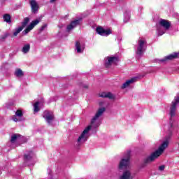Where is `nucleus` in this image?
<instances>
[{"mask_svg": "<svg viewBox=\"0 0 179 179\" xmlns=\"http://www.w3.org/2000/svg\"><path fill=\"white\" fill-rule=\"evenodd\" d=\"M23 117V112L20 110H17L15 112V115L13 116V121L15 122H19L20 121H23V119L22 118Z\"/></svg>", "mask_w": 179, "mask_h": 179, "instance_id": "14", "label": "nucleus"}, {"mask_svg": "<svg viewBox=\"0 0 179 179\" xmlns=\"http://www.w3.org/2000/svg\"><path fill=\"white\" fill-rule=\"evenodd\" d=\"M159 24L162 27H164V30H169L170 26H171V23L169 20L164 19H160L159 20Z\"/></svg>", "mask_w": 179, "mask_h": 179, "instance_id": "13", "label": "nucleus"}, {"mask_svg": "<svg viewBox=\"0 0 179 179\" xmlns=\"http://www.w3.org/2000/svg\"><path fill=\"white\" fill-rule=\"evenodd\" d=\"M164 169H166V166H164V165H162V166H160L159 167V171H164Z\"/></svg>", "mask_w": 179, "mask_h": 179, "instance_id": "32", "label": "nucleus"}, {"mask_svg": "<svg viewBox=\"0 0 179 179\" xmlns=\"http://www.w3.org/2000/svg\"><path fill=\"white\" fill-rule=\"evenodd\" d=\"M45 29H47V24H43V25L41 27V31H43V30H45Z\"/></svg>", "mask_w": 179, "mask_h": 179, "instance_id": "33", "label": "nucleus"}, {"mask_svg": "<svg viewBox=\"0 0 179 179\" xmlns=\"http://www.w3.org/2000/svg\"><path fill=\"white\" fill-rule=\"evenodd\" d=\"M129 159H131V150H127L124 157L120 160L118 164V170H124L129 166Z\"/></svg>", "mask_w": 179, "mask_h": 179, "instance_id": "5", "label": "nucleus"}, {"mask_svg": "<svg viewBox=\"0 0 179 179\" xmlns=\"http://www.w3.org/2000/svg\"><path fill=\"white\" fill-rule=\"evenodd\" d=\"M75 51L77 54H83V51H85V44L80 41H76L75 45Z\"/></svg>", "mask_w": 179, "mask_h": 179, "instance_id": "12", "label": "nucleus"}, {"mask_svg": "<svg viewBox=\"0 0 179 179\" xmlns=\"http://www.w3.org/2000/svg\"><path fill=\"white\" fill-rule=\"evenodd\" d=\"M9 35L8 34H6L5 35L0 37L1 41H5V39Z\"/></svg>", "mask_w": 179, "mask_h": 179, "instance_id": "31", "label": "nucleus"}, {"mask_svg": "<svg viewBox=\"0 0 179 179\" xmlns=\"http://www.w3.org/2000/svg\"><path fill=\"white\" fill-rule=\"evenodd\" d=\"M20 138V136L19 134H13L11 136V142L13 143L14 142H16V141H19Z\"/></svg>", "mask_w": 179, "mask_h": 179, "instance_id": "26", "label": "nucleus"}, {"mask_svg": "<svg viewBox=\"0 0 179 179\" xmlns=\"http://www.w3.org/2000/svg\"><path fill=\"white\" fill-rule=\"evenodd\" d=\"M171 127H173V124H171Z\"/></svg>", "mask_w": 179, "mask_h": 179, "instance_id": "35", "label": "nucleus"}, {"mask_svg": "<svg viewBox=\"0 0 179 179\" xmlns=\"http://www.w3.org/2000/svg\"><path fill=\"white\" fill-rule=\"evenodd\" d=\"M22 30H23V27H18L17 28H15L13 31V36L16 37V36H17V34H19V33H20V31H22Z\"/></svg>", "mask_w": 179, "mask_h": 179, "instance_id": "23", "label": "nucleus"}, {"mask_svg": "<svg viewBox=\"0 0 179 179\" xmlns=\"http://www.w3.org/2000/svg\"><path fill=\"white\" fill-rule=\"evenodd\" d=\"M146 39L145 38H139L137 41V44L135 45L136 55L141 56L146 51L147 45Z\"/></svg>", "mask_w": 179, "mask_h": 179, "instance_id": "3", "label": "nucleus"}, {"mask_svg": "<svg viewBox=\"0 0 179 179\" xmlns=\"http://www.w3.org/2000/svg\"><path fill=\"white\" fill-rule=\"evenodd\" d=\"M30 5L31 8V12L33 13H36V12L38 10V4H37V2H36V1L32 0L30 1Z\"/></svg>", "mask_w": 179, "mask_h": 179, "instance_id": "19", "label": "nucleus"}, {"mask_svg": "<svg viewBox=\"0 0 179 179\" xmlns=\"http://www.w3.org/2000/svg\"><path fill=\"white\" fill-rule=\"evenodd\" d=\"M55 1H57V0H50V3H53V2H55Z\"/></svg>", "mask_w": 179, "mask_h": 179, "instance_id": "34", "label": "nucleus"}, {"mask_svg": "<svg viewBox=\"0 0 179 179\" xmlns=\"http://www.w3.org/2000/svg\"><path fill=\"white\" fill-rule=\"evenodd\" d=\"M29 22H30V19L29 17H25L24 19V21L22 22V24L21 27H22V29H24V27L27 26V23H29Z\"/></svg>", "mask_w": 179, "mask_h": 179, "instance_id": "28", "label": "nucleus"}, {"mask_svg": "<svg viewBox=\"0 0 179 179\" xmlns=\"http://www.w3.org/2000/svg\"><path fill=\"white\" fill-rule=\"evenodd\" d=\"M104 113H106V108H99L96 110L94 116L91 120L90 125H88V127H90V130L100 127V124H101V117H103Z\"/></svg>", "mask_w": 179, "mask_h": 179, "instance_id": "2", "label": "nucleus"}, {"mask_svg": "<svg viewBox=\"0 0 179 179\" xmlns=\"http://www.w3.org/2000/svg\"><path fill=\"white\" fill-rule=\"evenodd\" d=\"M96 33H98V34H99L100 36H110L111 30H105L104 29H103V27H96Z\"/></svg>", "mask_w": 179, "mask_h": 179, "instance_id": "17", "label": "nucleus"}, {"mask_svg": "<svg viewBox=\"0 0 179 179\" xmlns=\"http://www.w3.org/2000/svg\"><path fill=\"white\" fill-rule=\"evenodd\" d=\"M169 143H170V138L165 139L156 151L152 152L150 155L144 159V164L153 163L156 159L160 157V156L163 155L164 150H166L167 146H169Z\"/></svg>", "mask_w": 179, "mask_h": 179, "instance_id": "1", "label": "nucleus"}, {"mask_svg": "<svg viewBox=\"0 0 179 179\" xmlns=\"http://www.w3.org/2000/svg\"><path fill=\"white\" fill-rule=\"evenodd\" d=\"M85 87H87V86H85Z\"/></svg>", "mask_w": 179, "mask_h": 179, "instance_id": "36", "label": "nucleus"}, {"mask_svg": "<svg viewBox=\"0 0 179 179\" xmlns=\"http://www.w3.org/2000/svg\"><path fill=\"white\" fill-rule=\"evenodd\" d=\"M99 104L101 108H103L106 106V101H99Z\"/></svg>", "mask_w": 179, "mask_h": 179, "instance_id": "30", "label": "nucleus"}, {"mask_svg": "<svg viewBox=\"0 0 179 179\" xmlns=\"http://www.w3.org/2000/svg\"><path fill=\"white\" fill-rule=\"evenodd\" d=\"M90 126H87V127H85L77 138L76 142L78 146L85 143V142H86L87 139H89V137L90 136Z\"/></svg>", "mask_w": 179, "mask_h": 179, "instance_id": "4", "label": "nucleus"}, {"mask_svg": "<svg viewBox=\"0 0 179 179\" xmlns=\"http://www.w3.org/2000/svg\"><path fill=\"white\" fill-rule=\"evenodd\" d=\"M136 82V78H133L129 80H127L125 83H124L121 87L122 89H127V87H129L130 85H132V83Z\"/></svg>", "mask_w": 179, "mask_h": 179, "instance_id": "18", "label": "nucleus"}, {"mask_svg": "<svg viewBox=\"0 0 179 179\" xmlns=\"http://www.w3.org/2000/svg\"><path fill=\"white\" fill-rule=\"evenodd\" d=\"M43 117L48 124H51L54 121V113L52 112L45 110L43 114Z\"/></svg>", "mask_w": 179, "mask_h": 179, "instance_id": "10", "label": "nucleus"}, {"mask_svg": "<svg viewBox=\"0 0 179 179\" xmlns=\"http://www.w3.org/2000/svg\"><path fill=\"white\" fill-rule=\"evenodd\" d=\"M157 33L158 36H163L166 33L164 29H162L160 27H157Z\"/></svg>", "mask_w": 179, "mask_h": 179, "instance_id": "27", "label": "nucleus"}, {"mask_svg": "<svg viewBox=\"0 0 179 179\" xmlns=\"http://www.w3.org/2000/svg\"><path fill=\"white\" fill-rule=\"evenodd\" d=\"M43 103L40 101H37L35 103H34V113H38V111H40V110L41 109V105Z\"/></svg>", "mask_w": 179, "mask_h": 179, "instance_id": "21", "label": "nucleus"}, {"mask_svg": "<svg viewBox=\"0 0 179 179\" xmlns=\"http://www.w3.org/2000/svg\"><path fill=\"white\" fill-rule=\"evenodd\" d=\"M118 57L115 56H108L105 58V66L110 68L111 65H117L118 64Z\"/></svg>", "mask_w": 179, "mask_h": 179, "instance_id": "6", "label": "nucleus"}, {"mask_svg": "<svg viewBox=\"0 0 179 179\" xmlns=\"http://www.w3.org/2000/svg\"><path fill=\"white\" fill-rule=\"evenodd\" d=\"M15 75L17 78H22V76H23V71L20 69H17L15 70Z\"/></svg>", "mask_w": 179, "mask_h": 179, "instance_id": "25", "label": "nucleus"}, {"mask_svg": "<svg viewBox=\"0 0 179 179\" xmlns=\"http://www.w3.org/2000/svg\"><path fill=\"white\" fill-rule=\"evenodd\" d=\"M3 20L6 22V23H10V15L8 14H6L3 15Z\"/></svg>", "mask_w": 179, "mask_h": 179, "instance_id": "29", "label": "nucleus"}, {"mask_svg": "<svg viewBox=\"0 0 179 179\" xmlns=\"http://www.w3.org/2000/svg\"><path fill=\"white\" fill-rule=\"evenodd\" d=\"M99 97H103L106 99H114V95L111 94L110 92H102L99 94Z\"/></svg>", "mask_w": 179, "mask_h": 179, "instance_id": "20", "label": "nucleus"}, {"mask_svg": "<svg viewBox=\"0 0 179 179\" xmlns=\"http://www.w3.org/2000/svg\"><path fill=\"white\" fill-rule=\"evenodd\" d=\"M129 19H131V15L129 14V13L126 12L124 14V23H128V22H129Z\"/></svg>", "mask_w": 179, "mask_h": 179, "instance_id": "24", "label": "nucleus"}, {"mask_svg": "<svg viewBox=\"0 0 179 179\" xmlns=\"http://www.w3.org/2000/svg\"><path fill=\"white\" fill-rule=\"evenodd\" d=\"M39 22H41L40 19L32 21L31 24L27 27V29L22 31V34H24V36H26V34L30 33V31L33 30V29H34V27L38 24Z\"/></svg>", "mask_w": 179, "mask_h": 179, "instance_id": "9", "label": "nucleus"}, {"mask_svg": "<svg viewBox=\"0 0 179 179\" xmlns=\"http://www.w3.org/2000/svg\"><path fill=\"white\" fill-rule=\"evenodd\" d=\"M178 57V53H172L168 56H166L165 57L159 59V62H166L167 61H171L172 59H176Z\"/></svg>", "mask_w": 179, "mask_h": 179, "instance_id": "16", "label": "nucleus"}, {"mask_svg": "<svg viewBox=\"0 0 179 179\" xmlns=\"http://www.w3.org/2000/svg\"><path fill=\"white\" fill-rule=\"evenodd\" d=\"M80 22H82V19L79 18L78 20L72 21L68 26H67V31H71L73 29H75L77 26L80 24Z\"/></svg>", "mask_w": 179, "mask_h": 179, "instance_id": "11", "label": "nucleus"}, {"mask_svg": "<svg viewBox=\"0 0 179 179\" xmlns=\"http://www.w3.org/2000/svg\"><path fill=\"white\" fill-rule=\"evenodd\" d=\"M30 51V43L24 44L22 49L23 54H27Z\"/></svg>", "mask_w": 179, "mask_h": 179, "instance_id": "22", "label": "nucleus"}, {"mask_svg": "<svg viewBox=\"0 0 179 179\" xmlns=\"http://www.w3.org/2000/svg\"><path fill=\"white\" fill-rule=\"evenodd\" d=\"M179 103V96H176L171 103L170 108L171 118L176 116V111H177V104Z\"/></svg>", "mask_w": 179, "mask_h": 179, "instance_id": "7", "label": "nucleus"}, {"mask_svg": "<svg viewBox=\"0 0 179 179\" xmlns=\"http://www.w3.org/2000/svg\"><path fill=\"white\" fill-rule=\"evenodd\" d=\"M24 159L28 163L29 166H34L36 160L34 159V153L32 152L24 155Z\"/></svg>", "mask_w": 179, "mask_h": 179, "instance_id": "8", "label": "nucleus"}, {"mask_svg": "<svg viewBox=\"0 0 179 179\" xmlns=\"http://www.w3.org/2000/svg\"><path fill=\"white\" fill-rule=\"evenodd\" d=\"M134 176H132V172L131 170L127 169L123 171L122 175L120 176L119 179H132Z\"/></svg>", "mask_w": 179, "mask_h": 179, "instance_id": "15", "label": "nucleus"}]
</instances>
